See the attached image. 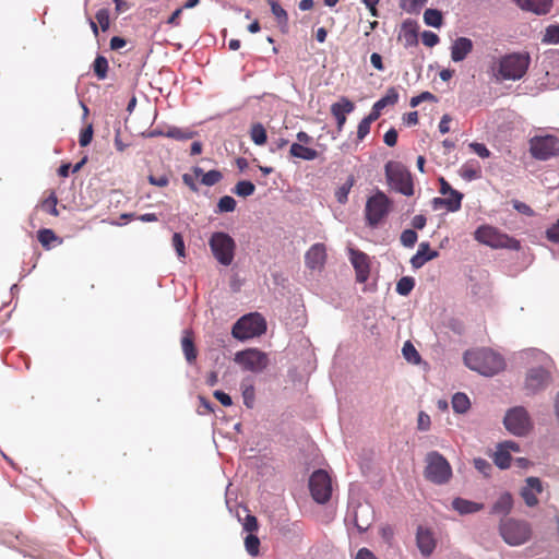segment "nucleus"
Here are the masks:
<instances>
[{"label":"nucleus","mask_w":559,"mask_h":559,"mask_svg":"<svg viewBox=\"0 0 559 559\" xmlns=\"http://www.w3.org/2000/svg\"><path fill=\"white\" fill-rule=\"evenodd\" d=\"M309 489L314 501L328 502L332 495L331 477L324 469L314 471L309 478Z\"/></svg>","instance_id":"obj_14"},{"label":"nucleus","mask_w":559,"mask_h":559,"mask_svg":"<svg viewBox=\"0 0 559 559\" xmlns=\"http://www.w3.org/2000/svg\"><path fill=\"white\" fill-rule=\"evenodd\" d=\"M173 247L176 250L179 258L186 257V247L181 234L175 233L173 235Z\"/></svg>","instance_id":"obj_54"},{"label":"nucleus","mask_w":559,"mask_h":559,"mask_svg":"<svg viewBox=\"0 0 559 559\" xmlns=\"http://www.w3.org/2000/svg\"><path fill=\"white\" fill-rule=\"evenodd\" d=\"M399 100V93L395 91V88L391 87L388 90L386 94L378 99L369 112V116H371L373 119H378L381 115V110L385 108L388 105H394Z\"/></svg>","instance_id":"obj_25"},{"label":"nucleus","mask_w":559,"mask_h":559,"mask_svg":"<svg viewBox=\"0 0 559 559\" xmlns=\"http://www.w3.org/2000/svg\"><path fill=\"white\" fill-rule=\"evenodd\" d=\"M223 178V175L219 170H216V169H212L207 173H205V175H203L202 177V185L206 186V187H212L214 185H216L217 182H219Z\"/></svg>","instance_id":"obj_49"},{"label":"nucleus","mask_w":559,"mask_h":559,"mask_svg":"<svg viewBox=\"0 0 559 559\" xmlns=\"http://www.w3.org/2000/svg\"><path fill=\"white\" fill-rule=\"evenodd\" d=\"M423 5H424V1H419V0H401L400 1V7L408 13H414V12L419 11Z\"/></svg>","instance_id":"obj_53"},{"label":"nucleus","mask_w":559,"mask_h":559,"mask_svg":"<svg viewBox=\"0 0 559 559\" xmlns=\"http://www.w3.org/2000/svg\"><path fill=\"white\" fill-rule=\"evenodd\" d=\"M424 22L428 26L438 28L442 24V14L437 9H427L424 12Z\"/></svg>","instance_id":"obj_35"},{"label":"nucleus","mask_w":559,"mask_h":559,"mask_svg":"<svg viewBox=\"0 0 559 559\" xmlns=\"http://www.w3.org/2000/svg\"><path fill=\"white\" fill-rule=\"evenodd\" d=\"M418 28L416 21L406 20L403 22L399 39L403 41L405 48L418 45Z\"/></svg>","instance_id":"obj_19"},{"label":"nucleus","mask_w":559,"mask_h":559,"mask_svg":"<svg viewBox=\"0 0 559 559\" xmlns=\"http://www.w3.org/2000/svg\"><path fill=\"white\" fill-rule=\"evenodd\" d=\"M242 526H243V530L249 533L257 531L258 530L257 518L254 515L248 514L245 518V522H243Z\"/></svg>","instance_id":"obj_60"},{"label":"nucleus","mask_w":559,"mask_h":559,"mask_svg":"<svg viewBox=\"0 0 559 559\" xmlns=\"http://www.w3.org/2000/svg\"><path fill=\"white\" fill-rule=\"evenodd\" d=\"M416 544L424 557L430 556L436 548V539L430 530L418 526L416 533Z\"/></svg>","instance_id":"obj_18"},{"label":"nucleus","mask_w":559,"mask_h":559,"mask_svg":"<svg viewBox=\"0 0 559 559\" xmlns=\"http://www.w3.org/2000/svg\"><path fill=\"white\" fill-rule=\"evenodd\" d=\"M355 109V105L347 97H341V99L331 105V114L336 120L337 131L341 132L346 122V115L350 114Z\"/></svg>","instance_id":"obj_17"},{"label":"nucleus","mask_w":559,"mask_h":559,"mask_svg":"<svg viewBox=\"0 0 559 559\" xmlns=\"http://www.w3.org/2000/svg\"><path fill=\"white\" fill-rule=\"evenodd\" d=\"M452 408L456 414H465L471 408V401L465 393L457 392L452 396Z\"/></svg>","instance_id":"obj_30"},{"label":"nucleus","mask_w":559,"mask_h":559,"mask_svg":"<svg viewBox=\"0 0 559 559\" xmlns=\"http://www.w3.org/2000/svg\"><path fill=\"white\" fill-rule=\"evenodd\" d=\"M473 41L467 37H457L451 45V59L453 62L463 61L473 50Z\"/></svg>","instance_id":"obj_20"},{"label":"nucleus","mask_w":559,"mask_h":559,"mask_svg":"<svg viewBox=\"0 0 559 559\" xmlns=\"http://www.w3.org/2000/svg\"><path fill=\"white\" fill-rule=\"evenodd\" d=\"M418 236L414 229H405L402 231L400 236V241L402 246L406 248H412L417 242Z\"/></svg>","instance_id":"obj_48"},{"label":"nucleus","mask_w":559,"mask_h":559,"mask_svg":"<svg viewBox=\"0 0 559 559\" xmlns=\"http://www.w3.org/2000/svg\"><path fill=\"white\" fill-rule=\"evenodd\" d=\"M243 403L248 408L253 407L254 403V388L252 384L241 383Z\"/></svg>","instance_id":"obj_50"},{"label":"nucleus","mask_w":559,"mask_h":559,"mask_svg":"<svg viewBox=\"0 0 559 559\" xmlns=\"http://www.w3.org/2000/svg\"><path fill=\"white\" fill-rule=\"evenodd\" d=\"M423 44L427 47H433L439 43V36L431 31H424L421 33Z\"/></svg>","instance_id":"obj_55"},{"label":"nucleus","mask_w":559,"mask_h":559,"mask_svg":"<svg viewBox=\"0 0 559 559\" xmlns=\"http://www.w3.org/2000/svg\"><path fill=\"white\" fill-rule=\"evenodd\" d=\"M255 187L254 185L249 180H241L238 181L235 187L233 188V192L241 198L250 197L254 193Z\"/></svg>","instance_id":"obj_34"},{"label":"nucleus","mask_w":559,"mask_h":559,"mask_svg":"<svg viewBox=\"0 0 559 559\" xmlns=\"http://www.w3.org/2000/svg\"><path fill=\"white\" fill-rule=\"evenodd\" d=\"M493 462L501 469L508 468L511 463V455L509 451L498 447L493 455Z\"/></svg>","instance_id":"obj_38"},{"label":"nucleus","mask_w":559,"mask_h":559,"mask_svg":"<svg viewBox=\"0 0 559 559\" xmlns=\"http://www.w3.org/2000/svg\"><path fill=\"white\" fill-rule=\"evenodd\" d=\"M415 286V280L409 276H404L399 280L396 284V293L401 296H407Z\"/></svg>","instance_id":"obj_42"},{"label":"nucleus","mask_w":559,"mask_h":559,"mask_svg":"<svg viewBox=\"0 0 559 559\" xmlns=\"http://www.w3.org/2000/svg\"><path fill=\"white\" fill-rule=\"evenodd\" d=\"M425 100H437V98L430 92H423L419 95L412 97L409 105L412 107H417L421 102H425Z\"/></svg>","instance_id":"obj_56"},{"label":"nucleus","mask_w":559,"mask_h":559,"mask_svg":"<svg viewBox=\"0 0 559 559\" xmlns=\"http://www.w3.org/2000/svg\"><path fill=\"white\" fill-rule=\"evenodd\" d=\"M234 360L242 369L254 373L263 371L269 365L267 355L257 348H248L236 353Z\"/></svg>","instance_id":"obj_13"},{"label":"nucleus","mask_w":559,"mask_h":559,"mask_svg":"<svg viewBox=\"0 0 559 559\" xmlns=\"http://www.w3.org/2000/svg\"><path fill=\"white\" fill-rule=\"evenodd\" d=\"M530 152L535 159L547 160L559 154V139L555 135H535L530 140Z\"/></svg>","instance_id":"obj_12"},{"label":"nucleus","mask_w":559,"mask_h":559,"mask_svg":"<svg viewBox=\"0 0 559 559\" xmlns=\"http://www.w3.org/2000/svg\"><path fill=\"white\" fill-rule=\"evenodd\" d=\"M452 508L461 515H466L483 510L484 504L464 498H455L452 501Z\"/></svg>","instance_id":"obj_26"},{"label":"nucleus","mask_w":559,"mask_h":559,"mask_svg":"<svg viewBox=\"0 0 559 559\" xmlns=\"http://www.w3.org/2000/svg\"><path fill=\"white\" fill-rule=\"evenodd\" d=\"M474 238L492 249H510L515 251L521 249V243L518 239L489 225L479 226L474 233Z\"/></svg>","instance_id":"obj_4"},{"label":"nucleus","mask_w":559,"mask_h":559,"mask_svg":"<svg viewBox=\"0 0 559 559\" xmlns=\"http://www.w3.org/2000/svg\"><path fill=\"white\" fill-rule=\"evenodd\" d=\"M213 395L224 406H230L233 404V400H231L230 395L221 390H216L213 393Z\"/></svg>","instance_id":"obj_63"},{"label":"nucleus","mask_w":559,"mask_h":559,"mask_svg":"<svg viewBox=\"0 0 559 559\" xmlns=\"http://www.w3.org/2000/svg\"><path fill=\"white\" fill-rule=\"evenodd\" d=\"M439 252L430 249L429 242H420L417 252L412 257L411 264L414 269H420L426 262L436 259Z\"/></svg>","instance_id":"obj_23"},{"label":"nucleus","mask_w":559,"mask_h":559,"mask_svg":"<svg viewBox=\"0 0 559 559\" xmlns=\"http://www.w3.org/2000/svg\"><path fill=\"white\" fill-rule=\"evenodd\" d=\"M463 358L467 368L485 377H492L506 368L504 358L490 348L466 350Z\"/></svg>","instance_id":"obj_1"},{"label":"nucleus","mask_w":559,"mask_h":559,"mask_svg":"<svg viewBox=\"0 0 559 559\" xmlns=\"http://www.w3.org/2000/svg\"><path fill=\"white\" fill-rule=\"evenodd\" d=\"M402 354L406 361L413 365H418L421 357L412 342L406 341L402 347Z\"/></svg>","instance_id":"obj_32"},{"label":"nucleus","mask_w":559,"mask_h":559,"mask_svg":"<svg viewBox=\"0 0 559 559\" xmlns=\"http://www.w3.org/2000/svg\"><path fill=\"white\" fill-rule=\"evenodd\" d=\"M345 520L353 523L359 533H364L371 526L374 512L369 503H357L348 508Z\"/></svg>","instance_id":"obj_15"},{"label":"nucleus","mask_w":559,"mask_h":559,"mask_svg":"<svg viewBox=\"0 0 559 559\" xmlns=\"http://www.w3.org/2000/svg\"><path fill=\"white\" fill-rule=\"evenodd\" d=\"M424 476L435 485H445L453 476L452 466L441 453L430 451L425 456Z\"/></svg>","instance_id":"obj_3"},{"label":"nucleus","mask_w":559,"mask_h":559,"mask_svg":"<svg viewBox=\"0 0 559 559\" xmlns=\"http://www.w3.org/2000/svg\"><path fill=\"white\" fill-rule=\"evenodd\" d=\"M96 20L102 28L103 32H106L110 26V20H109V10L108 9H99L96 12Z\"/></svg>","instance_id":"obj_52"},{"label":"nucleus","mask_w":559,"mask_h":559,"mask_svg":"<svg viewBox=\"0 0 559 559\" xmlns=\"http://www.w3.org/2000/svg\"><path fill=\"white\" fill-rule=\"evenodd\" d=\"M57 203H58V199H57L55 192H51L50 195L41 202L40 207L44 211H46L47 213H49L53 216H58L59 211L57 209Z\"/></svg>","instance_id":"obj_45"},{"label":"nucleus","mask_w":559,"mask_h":559,"mask_svg":"<svg viewBox=\"0 0 559 559\" xmlns=\"http://www.w3.org/2000/svg\"><path fill=\"white\" fill-rule=\"evenodd\" d=\"M181 348L186 360L192 364L197 359V349L189 331H185V335L181 338Z\"/></svg>","instance_id":"obj_29"},{"label":"nucleus","mask_w":559,"mask_h":559,"mask_svg":"<svg viewBox=\"0 0 559 559\" xmlns=\"http://www.w3.org/2000/svg\"><path fill=\"white\" fill-rule=\"evenodd\" d=\"M542 41L544 44H559V24H551L545 28Z\"/></svg>","instance_id":"obj_37"},{"label":"nucleus","mask_w":559,"mask_h":559,"mask_svg":"<svg viewBox=\"0 0 559 559\" xmlns=\"http://www.w3.org/2000/svg\"><path fill=\"white\" fill-rule=\"evenodd\" d=\"M546 235L550 241L559 243V219L556 224L547 229Z\"/></svg>","instance_id":"obj_64"},{"label":"nucleus","mask_w":559,"mask_h":559,"mask_svg":"<svg viewBox=\"0 0 559 559\" xmlns=\"http://www.w3.org/2000/svg\"><path fill=\"white\" fill-rule=\"evenodd\" d=\"M37 238L41 246L45 248H49L50 243L57 240L55 231L48 228L38 230Z\"/></svg>","instance_id":"obj_46"},{"label":"nucleus","mask_w":559,"mask_h":559,"mask_svg":"<svg viewBox=\"0 0 559 559\" xmlns=\"http://www.w3.org/2000/svg\"><path fill=\"white\" fill-rule=\"evenodd\" d=\"M389 186L403 195L414 194L413 178L408 169L396 162H388L384 167Z\"/></svg>","instance_id":"obj_6"},{"label":"nucleus","mask_w":559,"mask_h":559,"mask_svg":"<svg viewBox=\"0 0 559 559\" xmlns=\"http://www.w3.org/2000/svg\"><path fill=\"white\" fill-rule=\"evenodd\" d=\"M148 182L156 187H166L169 182V179L166 175H160V176L150 175Z\"/></svg>","instance_id":"obj_62"},{"label":"nucleus","mask_w":559,"mask_h":559,"mask_svg":"<svg viewBox=\"0 0 559 559\" xmlns=\"http://www.w3.org/2000/svg\"><path fill=\"white\" fill-rule=\"evenodd\" d=\"M354 185V178L349 177L335 192V198L338 203L345 204L348 200V194Z\"/></svg>","instance_id":"obj_41"},{"label":"nucleus","mask_w":559,"mask_h":559,"mask_svg":"<svg viewBox=\"0 0 559 559\" xmlns=\"http://www.w3.org/2000/svg\"><path fill=\"white\" fill-rule=\"evenodd\" d=\"M209 246L214 258L224 266L233 263L236 250V242L231 236L224 231L213 233Z\"/></svg>","instance_id":"obj_10"},{"label":"nucleus","mask_w":559,"mask_h":559,"mask_svg":"<svg viewBox=\"0 0 559 559\" xmlns=\"http://www.w3.org/2000/svg\"><path fill=\"white\" fill-rule=\"evenodd\" d=\"M93 70L98 80H105L108 72V61L104 56H97L93 63Z\"/></svg>","instance_id":"obj_36"},{"label":"nucleus","mask_w":559,"mask_h":559,"mask_svg":"<svg viewBox=\"0 0 559 559\" xmlns=\"http://www.w3.org/2000/svg\"><path fill=\"white\" fill-rule=\"evenodd\" d=\"M392 201L380 190L367 199L365 206L366 224L376 228L390 213Z\"/></svg>","instance_id":"obj_8"},{"label":"nucleus","mask_w":559,"mask_h":559,"mask_svg":"<svg viewBox=\"0 0 559 559\" xmlns=\"http://www.w3.org/2000/svg\"><path fill=\"white\" fill-rule=\"evenodd\" d=\"M461 177L467 181H472L480 177V171L474 166L465 164L461 168Z\"/></svg>","instance_id":"obj_51"},{"label":"nucleus","mask_w":559,"mask_h":559,"mask_svg":"<svg viewBox=\"0 0 559 559\" xmlns=\"http://www.w3.org/2000/svg\"><path fill=\"white\" fill-rule=\"evenodd\" d=\"M250 136L255 145H264L267 140L266 131L260 122L252 124Z\"/></svg>","instance_id":"obj_33"},{"label":"nucleus","mask_w":559,"mask_h":559,"mask_svg":"<svg viewBox=\"0 0 559 559\" xmlns=\"http://www.w3.org/2000/svg\"><path fill=\"white\" fill-rule=\"evenodd\" d=\"M376 121L371 116H367L358 123L357 128V139L359 141L364 140L370 132V124Z\"/></svg>","instance_id":"obj_47"},{"label":"nucleus","mask_w":559,"mask_h":559,"mask_svg":"<svg viewBox=\"0 0 559 559\" xmlns=\"http://www.w3.org/2000/svg\"><path fill=\"white\" fill-rule=\"evenodd\" d=\"M272 14L275 16L280 25L286 26L288 23L287 12L281 7L277 0H270Z\"/></svg>","instance_id":"obj_40"},{"label":"nucleus","mask_w":559,"mask_h":559,"mask_svg":"<svg viewBox=\"0 0 559 559\" xmlns=\"http://www.w3.org/2000/svg\"><path fill=\"white\" fill-rule=\"evenodd\" d=\"M534 354L536 359L540 362V366L532 367L526 372L524 381V390L526 395H536L537 393L544 391L551 381V376L548 368L551 362L550 358L543 352L536 350Z\"/></svg>","instance_id":"obj_2"},{"label":"nucleus","mask_w":559,"mask_h":559,"mask_svg":"<svg viewBox=\"0 0 559 559\" xmlns=\"http://www.w3.org/2000/svg\"><path fill=\"white\" fill-rule=\"evenodd\" d=\"M499 533L508 545L520 546L530 539L532 530L527 522L508 518L501 520Z\"/></svg>","instance_id":"obj_7"},{"label":"nucleus","mask_w":559,"mask_h":559,"mask_svg":"<svg viewBox=\"0 0 559 559\" xmlns=\"http://www.w3.org/2000/svg\"><path fill=\"white\" fill-rule=\"evenodd\" d=\"M163 135L177 140V141H186L190 140L195 135L194 131H191L190 129H182L178 127H169L165 132L162 133Z\"/></svg>","instance_id":"obj_31"},{"label":"nucleus","mask_w":559,"mask_h":559,"mask_svg":"<svg viewBox=\"0 0 559 559\" xmlns=\"http://www.w3.org/2000/svg\"><path fill=\"white\" fill-rule=\"evenodd\" d=\"M469 147L481 158H488L490 156V151L483 143L473 142L469 144Z\"/></svg>","instance_id":"obj_58"},{"label":"nucleus","mask_w":559,"mask_h":559,"mask_svg":"<svg viewBox=\"0 0 559 559\" xmlns=\"http://www.w3.org/2000/svg\"><path fill=\"white\" fill-rule=\"evenodd\" d=\"M383 142L388 146H394L397 142V131L394 128L389 129L383 135Z\"/></svg>","instance_id":"obj_61"},{"label":"nucleus","mask_w":559,"mask_h":559,"mask_svg":"<svg viewBox=\"0 0 559 559\" xmlns=\"http://www.w3.org/2000/svg\"><path fill=\"white\" fill-rule=\"evenodd\" d=\"M245 547L247 552L252 556L257 557L259 555V547H260V539L257 535L249 534L245 538Z\"/></svg>","instance_id":"obj_43"},{"label":"nucleus","mask_w":559,"mask_h":559,"mask_svg":"<svg viewBox=\"0 0 559 559\" xmlns=\"http://www.w3.org/2000/svg\"><path fill=\"white\" fill-rule=\"evenodd\" d=\"M542 483L537 477H528L526 479V486L521 490V496L526 506L534 507L538 503L536 493L542 492Z\"/></svg>","instance_id":"obj_22"},{"label":"nucleus","mask_w":559,"mask_h":559,"mask_svg":"<svg viewBox=\"0 0 559 559\" xmlns=\"http://www.w3.org/2000/svg\"><path fill=\"white\" fill-rule=\"evenodd\" d=\"M513 499L509 492H503L491 507L492 514L507 515L511 512Z\"/></svg>","instance_id":"obj_27"},{"label":"nucleus","mask_w":559,"mask_h":559,"mask_svg":"<svg viewBox=\"0 0 559 559\" xmlns=\"http://www.w3.org/2000/svg\"><path fill=\"white\" fill-rule=\"evenodd\" d=\"M503 426L513 436L525 437L533 429V421L524 406H514L506 412Z\"/></svg>","instance_id":"obj_9"},{"label":"nucleus","mask_w":559,"mask_h":559,"mask_svg":"<svg viewBox=\"0 0 559 559\" xmlns=\"http://www.w3.org/2000/svg\"><path fill=\"white\" fill-rule=\"evenodd\" d=\"M236 201L230 195H224L218 200L216 213H228L236 209Z\"/></svg>","instance_id":"obj_44"},{"label":"nucleus","mask_w":559,"mask_h":559,"mask_svg":"<svg viewBox=\"0 0 559 559\" xmlns=\"http://www.w3.org/2000/svg\"><path fill=\"white\" fill-rule=\"evenodd\" d=\"M92 138H93V127H92V124H90L84 130H82V132L80 133V139H79L80 145L83 147L87 146L91 143Z\"/></svg>","instance_id":"obj_59"},{"label":"nucleus","mask_w":559,"mask_h":559,"mask_svg":"<svg viewBox=\"0 0 559 559\" xmlns=\"http://www.w3.org/2000/svg\"><path fill=\"white\" fill-rule=\"evenodd\" d=\"M515 3L524 11L532 12L536 15L547 14L552 5L551 0H514Z\"/></svg>","instance_id":"obj_24"},{"label":"nucleus","mask_w":559,"mask_h":559,"mask_svg":"<svg viewBox=\"0 0 559 559\" xmlns=\"http://www.w3.org/2000/svg\"><path fill=\"white\" fill-rule=\"evenodd\" d=\"M349 259L356 272V280L359 283H365L370 273L368 255L362 251L349 249Z\"/></svg>","instance_id":"obj_16"},{"label":"nucleus","mask_w":559,"mask_h":559,"mask_svg":"<svg viewBox=\"0 0 559 559\" xmlns=\"http://www.w3.org/2000/svg\"><path fill=\"white\" fill-rule=\"evenodd\" d=\"M431 425L430 416L426 414L425 412H419L418 418H417V429L420 431H427L429 430Z\"/></svg>","instance_id":"obj_57"},{"label":"nucleus","mask_w":559,"mask_h":559,"mask_svg":"<svg viewBox=\"0 0 559 559\" xmlns=\"http://www.w3.org/2000/svg\"><path fill=\"white\" fill-rule=\"evenodd\" d=\"M530 56L524 53H512L501 58L499 62V74L503 80H520L527 71Z\"/></svg>","instance_id":"obj_11"},{"label":"nucleus","mask_w":559,"mask_h":559,"mask_svg":"<svg viewBox=\"0 0 559 559\" xmlns=\"http://www.w3.org/2000/svg\"><path fill=\"white\" fill-rule=\"evenodd\" d=\"M448 198H443L444 207L449 212H456L461 209L463 194L461 192H452L448 194Z\"/></svg>","instance_id":"obj_39"},{"label":"nucleus","mask_w":559,"mask_h":559,"mask_svg":"<svg viewBox=\"0 0 559 559\" xmlns=\"http://www.w3.org/2000/svg\"><path fill=\"white\" fill-rule=\"evenodd\" d=\"M326 258L325 247L323 243H314L305 254V263L307 267L316 270L324 264Z\"/></svg>","instance_id":"obj_21"},{"label":"nucleus","mask_w":559,"mask_h":559,"mask_svg":"<svg viewBox=\"0 0 559 559\" xmlns=\"http://www.w3.org/2000/svg\"><path fill=\"white\" fill-rule=\"evenodd\" d=\"M289 154L293 157L302 160H313L318 157V152L311 147H307L300 143H293L289 148Z\"/></svg>","instance_id":"obj_28"},{"label":"nucleus","mask_w":559,"mask_h":559,"mask_svg":"<svg viewBox=\"0 0 559 559\" xmlns=\"http://www.w3.org/2000/svg\"><path fill=\"white\" fill-rule=\"evenodd\" d=\"M266 331V321L260 313L242 316L233 325L231 335L239 341H247L261 336Z\"/></svg>","instance_id":"obj_5"}]
</instances>
